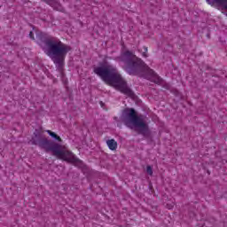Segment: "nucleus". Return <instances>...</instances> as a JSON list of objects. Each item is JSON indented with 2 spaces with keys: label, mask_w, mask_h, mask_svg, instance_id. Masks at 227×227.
Wrapping results in <instances>:
<instances>
[{
  "label": "nucleus",
  "mask_w": 227,
  "mask_h": 227,
  "mask_svg": "<svg viewBox=\"0 0 227 227\" xmlns=\"http://www.w3.org/2000/svg\"><path fill=\"white\" fill-rule=\"evenodd\" d=\"M121 121L124 123L128 129L134 130L139 136H143L145 139H152V130L145 119L134 108H125L121 115Z\"/></svg>",
  "instance_id": "5"
},
{
  "label": "nucleus",
  "mask_w": 227,
  "mask_h": 227,
  "mask_svg": "<svg viewBox=\"0 0 227 227\" xmlns=\"http://www.w3.org/2000/svg\"><path fill=\"white\" fill-rule=\"evenodd\" d=\"M47 134H49V136H51V137H52L53 139H55V141H58L59 143H63V139H61V137L58 136V134L54 133L51 130H46Z\"/></svg>",
  "instance_id": "8"
},
{
  "label": "nucleus",
  "mask_w": 227,
  "mask_h": 227,
  "mask_svg": "<svg viewBox=\"0 0 227 227\" xmlns=\"http://www.w3.org/2000/svg\"><path fill=\"white\" fill-rule=\"evenodd\" d=\"M43 3H46V4H49V6H51V8H54V10H59L61 8V5L59 4V2L58 0H41Z\"/></svg>",
  "instance_id": "6"
},
{
  "label": "nucleus",
  "mask_w": 227,
  "mask_h": 227,
  "mask_svg": "<svg viewBox=\"0 0 227 227\" xmlns=\"http://www.w3.org/2000/svg\"><path fill=\"white\" fill-rule=\"evenodd\" d=\"M93 72L96 75L100 77L106 84L115 88V90L128 97H130L131 98H134V91L127 86V82L123 80V77H121V74L116 67L111 64H105L103 66L94 67Z\"/></svg>",
  "instance_id": "3"
},
{
  "label": "nucleus",
  "mask_w": 227,
  "mask_h": 227,
  "mask_svg": "<svg viewBox=\"0 0 227 227\" xmlns=\"http://www.w3.org/2000/svg\"><path fill=\"white\" fill-rule=\"evenodd\" d=\"M28 36H29V38H31V40H35V34H33V31L29 32Z\"/></svg>",
  "instance_id": "11"
},
{
  "label": "nucleus",
  "mask_w": 227,
  "mask_h": 227,
  "mask_svg": "<svg viewBox=\"0 0 227 227\" xmlns=\"http://www.w3.org/2000/svg\"><path fill=\"white\" fill-rule=\"evenodd\" d=\"M115 59L116 61L124 63L123 69L129 75H145V79L155 84H160L162 82V79L157 75L153 69H150L143 59H139L134 52L129 50L121 52Z\"/></svg>",
  "instance_id": "2"
},
{
  "label": "nucleus",
  "mask_w": 227,
  "mask_h": 227,
  "mask_svg": "<svg viewBox=\"0 0 227 227\" xmlns=\"http://www.w3.org/2000/svg\"><path fill=\"white\" fill-rule=\"evenodd\" d=\"M30 143L35 146H39V148L43 150L46 153L51 152L54 157L65 160V162L74 164V166H81V164H82V161L76 158L72 152L63 149L61 144H58L57 142L47 138L45 135L41 133L38 129H35Z\"/></svg>",
  "instance_id": "1"
},
{
  "label": "nucleus",
  "mask_w": 227,
  "mask_h": 227,
  "mask_svg": "<svg viewBox=\"0 0 227 227\" xmlns=\"http://www.w3.org/2000/svg\"><path fill=\"white\" fill-rule=\"evenodd\" d=\"M106 145L109 150L114 151L118 148V143L114 139H110L106 141Z\"/></svg>",
  "instance_id": "7"
},
{
  "label": "nucleus",
  "mask_w": 227,
  "mask_h": 227,
  "mask_svg": "<svg viewBox=\"0 0 227 227\" xmlns=\"http://www.w3.org/2000/svg\"><path fill=\"white\" fill-rule=\"evenodd\" d=\"M100 106L104 107V102L100 101Z\"/></svg>",
  "instance_id": "12"
},
{
  "label": "nucleus",
  "mask_w": 227,
  "mask_h": 227,
  "mask_svg": "<svg viewBox=\"0 0 227 227\" xmlns=\"http://www.w3.org/2000/svg\"><path fill=\"white\" fill-rule=\"evenodd\" d=\"M143 50H144V51L142 52V56H143L144 58H148V54H147V52H148V47L144 46V47H143Z\"/></svg>",
  "instance_id": "10"
},
{
  "label": "nucleus",
  "mask_w": 227,
  "mask_h": 227,
  "mask_svg": "<svg viewBox=\"0 0 227 227\" xmlns=\"http://www.w3.org/2000/svg\"><path fill=\"white\" fill-rule=\"evenodd\" d=\"M146 173H147V175H150V176H152L153 175V168H152V166L146 167Z\"/></svg>",
  "instance_id": "9"
},
{
  "label": "nucleus",
  "mask_w": 227,
  "mask_h": 227,
  "mask_svg": "<svg viewBox=\"0 0 227 227\" xmlns=\"http://www.w3.org/2000/svg\"><path fill=\"white\" fill-rule=\"evenodd\" d=\"M43 42L45 45V54L51 58L58 70H63L65 67V58H67L68 52L72 51V47L51 35L44 37Z\"/></svg>",
  "instance_id": "4"
}]
</instances>
